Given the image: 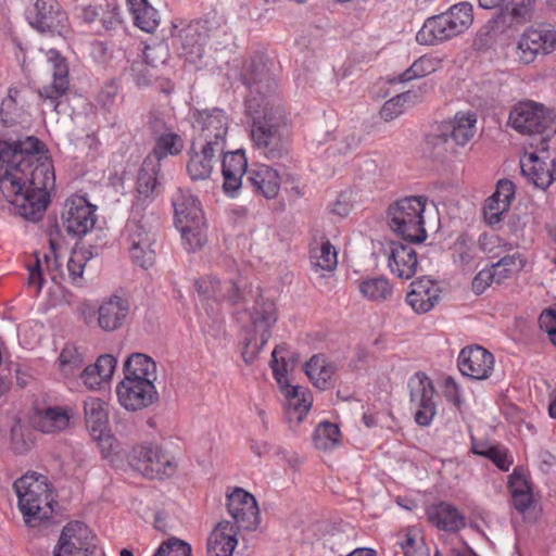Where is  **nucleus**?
Segmentation results:
<instances>
[{
	"mask_svg": "<svg viewBox=\"0 0 556 556\" xmlns=\"http://www.w3.org/2000/svg\"><path fill=\"white\" fill-rule=\"evenodd\" d=\"M477 118L473 113H457L453 121L444 123L433 139L465 146L476 132Z\"/></svg>",
	"mask_w": 556,
	"mask_h": 556,
	"instance_id": "nucleus-27",
	"label": "nucleus"
},
{
	"mask_svg": "<svg viewBox=\"0 0 556 556\" xmlns=\"http://www.w3.org/2000/svg\"><path fill=\"white\" fill-rule=\"evenodd\" d=\"M276 321L275 303L260 295L250 312V325L244 329L242 358L247 364H252L255 361L260 351L269 340L271 327Z\"/></svg>",
	"mask_w": 556,
	"mask_h": 556,
	"instance_id": "nucleus-7",
	"label": "nucleus"
},
{
	"mask_svg": "<svg viewBox=\"0 0 556 556\" xmlns=\"http://www.w3.org/2000/svg\"><path fill=\"white\" fill-rule=\"evenodd\" d=\"M172 203L177 227L204 220L200 202L189 190L179 188L173 195Z\"/></svg>",
	"mask_w": 556,
	"mask_h": 556,
	"instance_id": "nucleus-31",
	"label": "nucleus"
},
{
	"mask_svg": "<svg viewBox=\"0 0 556 556\" xmlns=\"http://www.w3.org/2000/svg\"><path fill=\"white\" fill-rule=\"evenodd\" d=\"M535 0H510L494 18L497 29H516L532 17Z\"/></svg>",
	"mask_w": 556,
	"mask_h": 556,
	"instance_id": "nucleus-32",
	"label": "nucleus"
},
{
	"mask_svg": "<svg viewBox=\"0 0 556 556\" xmlns=\"http://www.w3.org/2000/svg\"><path fill=\"white\" fill-rule=\"evenodd\" d=\"M427 517L432 525L444 531H458L466 525L458 509L445 502L428 507Z\"/></svg>",
	"mask_w": 556,
	"mask_h": 556,
	"instance_id": "nucleus-35",
	"label": "nucleus"
},
{
	"mask_svg": "<svg viewBox=\"0 0 556 556\" xmlns=\"http://www.w3.org/2000/svg\"><path fill=\"white\" fill-rule=\"evenodd\" d=\"M168 48L165 43L160 42L152 46H146L142 51V59L152 67L166 63L168 59Z\"/></svg>",
	"mask_w": 556,
	"mask_h": 556,
	"instance_id": "nucleus-52",
	"label": "nucleus"
},
{
	"mask_svg": "<svg viewBox=\"0 0 556 556\" xmlns=\"http://www.w3.org/2000/svg\"><path fill=\"white\" fill-rule=\"evenodd\" d=\"M86 261L87 257L83 251H73L67 262V270L74 282H77L83 278Z\"/></svg>",
	"mask_w": 556,
	"mask_h": 556,
	"instance_id": "nucleus-57",
	"label": "nucleus"
},
{
	"mask_svg": "<svg viewBox=\"0 0 556 556\" xmlns=\"http://www.w3.org/2000/svg\"><path fill=\"white\" fill-rule=\"evenodd\" d=\"M473 21L472 5L460 2L446 12L428 17L416 34L419 45L434 46L463 34Z\"/></svg>",
	"mask_w": 556,
	"mask_h": 556,
	"instance_id": "nucleus-4",
	"label": "nucleus"
},
{
	"mask_svg": "<svg viewBox=\"0 0 556 556\" xmlns=\"http://www.w3.org/2000/svg\"><path fill=\"white\" fill-rule=\"evenodd\" d=\"M173 43L179 55L189 63L197 64L204 54V47L208 38V28L205 22H191L182 28L174 27Z\"/></svg>",
	"mask_w": 556,
	"mask_h": 556,
	"instance_id": "nucleus-18",
	"label": "nucleus"
},
{
	"mask_svg": "<svg viewBox=\"0 0 556 556\" xmlns=\"http://www.w3.org/2000/svg\"><path fill=\"white\" fill-rule=\"evenodd\" d=\"M125 377L131 379H156V364L143 353H132L124 363Z\"/></svg>",
	"mask_w": 556,
	"mask_h": 556,
	"instance_id": "nucleus-40",
	"label": "nucleus"
},
{
	"mask_svg": "<svg viewBox=\"0 0 556 556\" xmlns=\"http://www.w3.org/2000/svg\"><path fill=\"white\" fill-rule=\"evenodd\" d=\"M460 372L476 380L488 379L494 367V356L480 345L464 348L457 359Z\"/></svg>",
	"mask_w": 556,
	"mask_h": 556,
	"instance_id": "nucleus-24",
	"label": "nucleus"
},
{
	"mask_svg": "<svg viewBox=\"0 0 556 556\" xmlns=\"http://www.w3.org/2000/svg\"><path fill=\"white\" fill-rule=\"evenodd\" d=\"M149 128L154 139V147L146 159L161 164L167 156H176L181 153L185 147L184 139L161 116L151 114Z\"/></svg>",
	"mask_w": 556,
	"mask_h": 556,
	"instance_id": "nucleus-20",
	"label": "nucleus"
},
{
	"mask_svg": "<svg viewBox=\"0 0 556 556\" xmlns=\"http://www.w3.org/2000/svg\"><path fill=\"white\" fill-rule=\"evenodd\" d=\"M340 429L330 421H321L315 429L313 441L318 450L328 451L339 443Z\"/></svg>",
	"mask_w": 556,
	"mask_h": 556,
	"instance_id": "nucleus-44",
	"label": "nucleus"
},
{
	"mask_svg": "<svg viewBox=\"0 0 556 556\" xmlns=\"http://www.w3.org/2000/svg\"><path fill=\"white\" fill-rule=\"evenodd\" d=\"M153 556H191V546L173 536L164 541Z\"/></svg>",
	"mask_w": 556,
	"mask_h": 556,
	"instance_id": "nucleus-50",
	"label": "nucleus"
},
{
	"mask_svg": "<svg viewBox=\"0 0 556 556\" xmlns=\"http://www.w3.org/2000/svg\"><path fill=\"white\" fill-rule=\"evenodd\" d=\"M410 287L406 302L416 313H427L439 303L440 289L432 280L424 277L413 281Z\"/></svg>",
	"mask_w": 556,
	"mask_h": 556,
	"instance_id": "nucleus-30",
	"label": "nucleus"
},
{
	"mask_svg": "<svg viewBox=\"0 0 556 556\" xmlns=\"http://www.w3.org/2000/svg\"><path fill=\"white\" fill-rule=\"evenodd\" d=\"M152 67L141 58L134 60L130 65L131 76L139 86L148 85L154 78Z\"/></svg>",
	"mask_w": 556,
	"mask_h": 556,
	"instance_id": "nucleus-54",
	"label": "nucleus"
},
{
	"mask_svg": "<svg viewBox=\"0 0 556 556\" xmlns=\"http://www.w3.org/2000/svg\"><path fill=\"white\" fill-rule=\"evenodd\" d=\"M51 65L52 83L38 90L42 102L52 111L59 112L61 100L66 97L70 89L68 65L66 60L54 49L47 53Z\"/></svg>",
	"mask_w": 556,
	"mask_h": 556,
	"instance_id": "nucleus-19",
	"label": "nucleus"
},
{
	"mask_svg": "<svg viewBox=\"0 0 556 556\" xmlns=\"http://www.w3.org/2000/svg\"><path fill=\"white\" fill-rule=\"evenodd\" d=\"M482 454L483 457L490 459L502 471H508L513 464V458L509 457L508 451L501 445H494L493 448H489L482 452Z\"/></svg>",
	"mask_w": 556,
	"mask_h": 556,
	"instance_id": "nucleus-53",
	"label": "nucleus"
},
{
	"mask_svg": "<svg viewBox=\"0 0 556 556\" xmlns=\"http://www.w3.org/2000/svg\"><path fill=\"white\" fill-rule=\"evenodd\" d=\"M309 260L316 270L332 271L338 265L337 251L329 241L312 249Z\"/></svg>",
	"mask_w": 556,
	"mask_h": 556,
	"instance_id": "nucleus-42",
	"label": "nucleus"
},
{
	"mask_svg": "<svg viewBox=\"0 0 556 556\" xmlns=\"http://www.w3.org/2000/svg\"><path fill=\"white\" fill-rule=\"evenodd\" d=\"M444 396L456 407H459L463 403L462 393L458 384L452 377H447L444 381Z\"/></svg>",
	"mask_w": 556,
	"mask_h": 556,
	"instance_id": "nucleus-64",
	"label": "nucleus"
},
{
	"mask_svg": "<svg viewBox=\"0 0 556 556\" xmlns=\"http://www.w3.org/2000/svg\"><path fill=\"white\" fill-rule=\"evenodd\" d=\"M247 181L255 193L266 199L276 198L280 189L279 174L268 165H260L249 170Z\"/></svg>",
	"mask_w": 556,
	"mask_h": 556,
	"instance_id": "nucleus-33",
	"label": "nucleus"
},
{
	"mask_svg": "<svg viewBox=\"0 0 556 556\" xmlns=\"http://www.w3.org/2000/svg\"><path fill=\"white\" fill-rule=\"evenodd\" d=\"M494 282V274H491L490 268L480 270L472 279L471 288L476 294H482L488 287Z\"/></svg>",
	"mask_w": 556,
	"mask_h": 556,
	"instance_id": "nucleus-63",
	"label": "nucleus"
},
{
	"mask_svg": "<svg viewBox=\"0 0 556 556\" xmlns=\"http://www.w3.org/2000/svg\"><path fill=\"white\" fill-rule=\"evenodd\" d=\"M224 150H215L210 143L192 142L189 151L187 170L192 180H205L210 178L216 155H222Z\"/></svg>",
	"mask_w": 556,
	"mask_h": 556,
	"instance_id": "nucleus-26",
	"label": "nucleus"
},
{
	"mask_svg": "<svg viewBox=\"0 0 556 556\" xmlns=\"http://www.w3.org/2000/svg\"><path fill=\"white\" fill-rule=\"evenodd\" d=\"M18 93L16 88H10L8 96L2 100L0 116L1 122L7 126L14 125L21 116V108L17 104Z\"/></svg>",
	"mask_w": 556,
	"mask_h": 556,
	"instance_id": "nucleus-46",
	"label": "nucleus"
},
{
	"mask_svg": "<svg viewBox=\"0 0 556 556\" xmlns=\"http://www.w3.org/2000/svg\"><path fill=\"white\" fill-rule=\"evenodd\" d=\"M510 126L522 135H529L531 142L556 131V115L542 103L531 100L520 101L509 113Z\"/></svg>",
	"mask_w": 556,
	"mask_h": 556,
	"instance_id": "nucleus-8",
	"label": "nucleus"
},
{
	"mask_svg": "<svg viewBox=\"0 0 556 556\" xmlns=\"http://www.w3.org/2000/svg\"><path fill=\"white\" fill-rule=\"evenodd\" d=\"M129 465L143 477L164 479L170 477L176 469L174 457L153 444L135 446L129 456Z\"/></svg>",
	"mask_w": 556,
	"mask_h": 556,
	"instance_id": "nucleus-12",
	"label": "nucleus"
},
{
	"mask_svg": "<svg viewBox=\"0 0 556 556\" xmlns=\"http://www.w3.org/2000/svg\"><path fill=\"white\" fill-rule=\"evenodd\" d=\"M427 199L406 197L389 208V226L393 232L408 243H420L427 238L424 212Z\"/></svg>",
	"mask_w": 556,
	"mask_h": 556,
	"instance_id": "nucleus-6",
	"label": "nucleus"
},
{
	"mask_svg": "<svg viewBox=\"0 0 556 556\" xmlns=\"http://www.w3.org/2000/svg\"><path fill=\"white\" fill-rule=\"evenodd\" d=\"M157 219L151 214L147 216L141 211L137 216L131 207V217L126 225L129 252L132 261L143 268L152 266L155 258V225Z\"/></svg>",
	"mask_w": 556,
	"mask_h": 556,
	"instance_id": "nucleus-11",
	"label": "nucleus"
},
{
	"mask_svg": "<svg viewBox=\"0 0 556 556\" xmlns=\"http://www.w3.org/2000/svg\"><path fill=\"white\" fill-rule=\"evenodd\" d=\"M53 556H104L91 530L81 521L68 522L62 530Z\"/></svg>",
	"mask_w": 556,
	"mask_h": 556,
	"instance_id": "nucleus-13",
	"label": "nucleus"
},
{
	"mask_svg": "<svg viewBox=\"0 0 556 556\" xmlns=\"http://www.w3.org/2000/svg\"><path fill=\"white\" fill-rule=\"evenodd\" d=\"M227 509L233 525L220 521L207 539V556H232L237 545V530H255L260 523V510L255 497L243 490L235 488L227 494Z\"/></svg>",
	"mask_w": 556,
	"mask_h": 556,
	"instance_id": "nucleus-2",
	"label": "nucleus"
},
{
	"mask_svg": "<svg viewBox=\"0 0 556 556\" xmlns=\"http://www.w3.org/2000/svg\"><path fill=\"white\" fill-rule=\"evenodd\" d=\"M161 164L144 159L137 178V193L132 203L135 216L153 202L162 192Z\"/></svg>",
	"mask_w": 556,
	"mask_h": 556,
	"instance_id": "nucleus-22",
	"label": "nucleus"
},
{
	"mask_svg": "<svg viewBox=\"0 0 556 556\" xmlns=\"http://www.w3.org/2000/svg\"><path fill=\"white\" fill-rule=\"evenodd\" d=\"M193 128L198 131L199 143H210L215 150H225L228 132V117L220 109L194 111Z\"/></svg>",
	"mask_w": 556,
	"mask_h": 556,
	"instance_id": "nucleus-14",
	"label": "nucleus"
},
{
	"mask_svg": "<svg viewBox=\"0 0 556 556\" xmlns=\"http://www.w3.org/2000/svg\"><path fill=\"white\" fill-rule=\"evenodd\" d=\"M304 370L316 388L326 390L330 387L337 367L324 354H316L305 363Z\"/></svg>",
	"mask_w": 556,
	"mask_h": 556,
	"instance_id": "nucleus-37",
	"label": "nucleus"
},
{
	"mask_svg": "<svg viewBox=\"0 0 556 556\" xmlns=\"http://www.w3.org/2000/svg\"><path fill=\"white\" fill-rule=\"evenodd\" d=\"M223 285L215 277H202L195 280L194 286L202 300L220 301Z\"/></svg>",
	"mask_w": 556,
	"mask_h": 556,
	"instance_id": "nucleus-48",
	"label": "nucleus"
},
{
	"mask_svg": "<svg viewBox=\"0 0 556 556\" xmlns=\"http://www.w3.org/2000/svg\"><path fill=\"white\" fill-rule=\"evenodd\" d=\"M85 422L93 439L101 440L109 426L108 405L99 397H87L84 402Z\"/></svg>",
	"mask_w": 556,
	"mask_h": 556,
	"instance_id": "nucleus-34",
	"label": "nucleus"
},
{
	"mask_svg": "<svg viewBox=\"0 0 556 556\" xmlns=\"http://www.w3.org/2000/svg\"><path fill=\"white\" fill-rule=\"evenodd\" d=\"M418 261L415 249L409 243L391 241L389 244V267L399 278L408 280L417 269Z\"/></svg>",
	"mask_w": 556,
	"mask_h": 556,
	"instance_id": "nucleus-28",
	"label": "nucleus"
},
{
	"mask_svg": "<svg viewBox=\"0 0 556 556\" xmlns=\"http://www.w3.org/2000/svg\"><path fill=\"white\" fill-rule=\"evenodd\" d=\"M152 379H124L116 387L118 401L127 410L136 412L153 404L157 397V391Z\"/></svg>",
	"mask_w": 556,
	"mask_h": 556,
	"instance_id": "nucleus-21",
	"label": "nucleus"
},
{
	"mask_svg": "<svg viewBox=\"0 0 556 556\" xmlns=\"http://www.w3.org/2000/svg\"><path fill=\"white\" fill-rule=\"evenodd\" d=\"M84 364L83 355L78 352L74 344H66L60 356L59 366L65 376H72Z\"/></svg>",
	"mask_w": 556,
	"mask_h": 556,
	"instance_id": "nucleus-47",
	"label": "nucleus"
},
{
	"mask_svg": "<svg viewBox=\"0 0 556 556\" xmlns=\"http://www.w3.org/2000/svg\"><path fill=\"white\" fill-rule=\"evenodd\" d=\"M556 43L553 29L529 28L520 37L516 55L523 64L532 63L539 53H549Z\"/></svg>",
	"mask_w": 556,
	"mask_h": 556,
	"instance_id": "nucleus-23",
	"label": "nucleus"
},
{
	"mask_svg": "<svg viewBox=\"0 0 556 556\" xmlns=\"http://www.w3.org/2000/svg\"><path fill=\"white\" fill-rule=\"evenodd\" d=\"M286 396L290 400V405L299 412V418L306 414L312 406V396L303 388L295 386L286 391Z\"/></svg>",
	"mask_w": 556,
	"mask_h": 556,
	"instance_id": "nucleus-49",
	"label": "nucleus"
},
{
	"mask_svg": "<svg viewBox=\"0 0 556 556\" xmlns=\"http://www.w3.org/2000/svg\"><path fill=\"white\" fill-rule=\"evenodd\" d=\"M97 206L84 197H72L64 203L62 224L68 236L81 238L91 231L97 222Z\"/></svg>",
	"mask_w": 556,
	"mask_h": 556,
	"instance_id": "nucleus-17",
	"label": "nucleus"
},
{
	"mask_svg": "<svg viewBox=\"0 0 556 556\" xmlns=\"http://www.w3.org/2000/svg\"><path fill=\"white\" fill-rule=\"evenodd\" d=\"M130 314V302L128 296L111 294L99 305L98 326L103 331H114L124 326Z\"/></svg>",
	"mask_w": 556,
	"mask_h": 556,
	"instance_id": "nucleus-25",
	"label": "nucleus"
},
{
	"mask_svg": "<svg viewBox=\"0 0 556 556\" xmlns=\"http://www.w3.org/2000/svg\"><path fill=\"white\" fill-rule=\"evenodd\" d=\"M116 363L117 362L114 356L105 354L99 356L97 362L91 366L96 367L98 376L102 377L106 381L113 376Z\"/></svg>",
	"mask_w": 556,
	"mask_h": 556,
	"instance_id": "nucleus-61",
	"label": "nucleus"
},
{
	"mask_svg": "<svg viewBox=\"0 0 556 556\" xmlns=\"http://www.w3.org/2000/svg\"><path fill=\"white\" fill-rule=\"evenodd\" d=\"M252 118L251 139L254 148L267 160H281L289 154L290 130L283 118L266 102L260 112H248Z\"/></svg>",
	"mask_w": 556,
	"mask_h": 556,
	"instance_id": "nucleus-3",
	"label": "nucleus"
},
{
	"mask_svg": "<svg viewBox=\"0 0 556 556\" xmlns=\"http://www.w3.org/2000/svg\"><path fill=\"white\" fill-rule=\"evenodd\" d=\"M224 155L222 162V173L224 176V192L230 197L242 186V177L248 175V161L242 150H237L229 153H222Z\"/></svg>",
	"mask_w": 556,
	"mask_h": 556,
	"instance_id": "nucleus-29",
	"label": "nucleus"
},
{
	"mask_svg": "<svg viewBox=\"0 0 556 556\" xmlns=\"http://www.w3.org/2000/svg\"><path fill=\"white\" fill-rule=\"evenodd\" d=\"M539 325L542 330L547 332L552 343L556 345V309H544L539 317Z\"/></svg>",
	"mask_w": 556,
	"mask_h": 556,
	"instance_id": "nucleus-58",
	"label": "nucleus"
},
{
	"mask_svg": "<svg viewBox=\"0 0 556 556\" xmlns=\"http://www.w3.org/2000/svg\"><path fill=\"white\" fill-rule=\"evenodd\" d=\"M24 521L29 527L50 518L53 509L47 485L28 476L21 477L13 484Z\"/></svg>",
	"mask_w": 556,
	"mask_h": 556,
	"instance_id": "nucleus-9",
	"label": "nucleus"
},
{
	"mask_svg": "<svg viewBox=\"0 0 556 556\" xmlns=\"http://www.w3.org/2000/svg\"><path fill=\"white\" fill-rule=\"evenodd\" d=\"M241 78L249 89L245 100L248 112H260L266 102L274 103L273 94L277 84L262 56H255L244 65Z\"/></svg>",
	"mask_w": 556,
	"mask_h": 556,
	"instance_id": "nucleus-10",
	"label": "nucleus"
},
{
	"mask_svg": "<svg viewBox=\"0 0 556 556\" xmlns=\"http://www.w3.org/2000/svg\"><path fill=\"white\" fill-rule=\"evenodd\" d=\"M54 186L53 164L42 141L35 136L0 140V189L20 216L38 222Z\"/></svg>",
	"mask_w": 556,
	"mask_h": 556,
	"instance_id": "nucleus-1",
	"label": "nucleus"
},
{
	"mask_svg": "<svg viewBox=\"0 0 556 556\" xmlns=\"http://www.w3.org/2000/svg\"><path fill=\"white\" fill-rule=\"evenodd\" d=\"M29 24L40 33L65 36L68 17L56 0H36L27 12Z\"/></svg>",
	"mask_w": 556,
	"mask_h": 556,
	"instance_id": "nucleus-16",
	"label": "nucleus"
},
{
	"mask_svg": "<svg viewBox=\"0 0 556 556\" xmlns=\"http://www.w3.org/2000/svg\"><path fill=\"white\" fill-rule=\"evenodd\" d=\"M407 387L410 408L415 412V421L421 427L429 426L437 414L433 401L434 387L431 379L418 371L409 378Z\"/></svg>",
	"mask_w": 556,
	"mask_h": 556,
	"instance_id": "nucleus-15",
	"label": "nucleus"
},
{
	"mask_svg": "<svg viewBox=\"0 0 556 556\" xmlns=\"http://www.w3.org/2000/svg\"><path fill=\"white\" fill-rule=\"evenodd\" d=\"M135 25L146 33H153L160 23L159 12L147 0H127Z\"/></svg>",
	"mask_w": 556,
	"mask_h": 556,
	"instance_id": "nucleus-39",
	"label": "nucleus"
},
{
	"mask_svg": "<svg viewBox=\"0 0 556 556\" xmlns=\"http://www.w3.org/2000/svg\"><path fill=\"white\" fill-rule=\"evenodd\" d=\"M33 446V441L26 437L20 425L11 428V448L15 454H25Z\"/></svg>",
	"mask_w": 556,
	"mask_h": 556,
	"instance_id": "nucleus-56",
	"label": "nucleus"
},
{
	"mask_svg": "<svg viewBox=\"0 0 556 556\" xmlns=\"http://www.w3.org/2000/svg\"><path fill=\"white\" fill-rule=\"evenodd\" d=\"M71 416L63 407H49L40 412L36 417L35 427L45 433L61 431L67 428Z\"/></svg>",
	"mask_w": 556,
	"mask_h": 556,
	"instance_id": "nucleus-38",
	"label": "nucleus"
},
{
	"mask_svg": "<svg viewBox=\"0 0 556 556\" xmlns=\"http://www.w3.org/2000/svg\"><path fill=\"white\" fill-rule=\"evenodd\" d=\"M516 187L509 179H500L496 185V190L493 193L498 200L510 207L511 202L515 200Z\"/></svg>",
	"mask_w": 556,
	"mask_h": 556,
	"instance_id": "nucleus-59",
	"label": "nucleus"
},
{
	"mask_svg": "<svg viewBox=\"0 0 556 556\" xmlns=\"http://www.w3.org/2000/svg\"><path fill=\"white\" fill-rule=\"evenodd\" d=\"M482 248L490 254L491 258H498V267L509 268L511 274L521 270L525 266V260L521 254L518 252H514L513 254L506 253L511 250V247L501 244V239L497 236L486 238V241L482 243Z\"/></svg>",
	"mask_w": 556,
	"mask_h": 556,
	"instance_id": "nucleus-36",
	"label": "nucleus"
},
{
	"mask_svg": "<svg viewBox=\"0 0 556 556\" xmlns=\"http://www.w3.org/2000/svg\"><path fill=\"white\" fill-rule=\"evenodd\" d=\"M508 489L510 494L531 492L530 484L520 469H514L508 477Z\"/></svg>",
	"mask_w": 556,
	"mask_h": 556,
	"instance_id": "nucleus-62",
	"label": "nucleus"
},
{
	"mask_svg": "<svg viewBox=\"0 0 556 556\" xmlns=\"http://www.w3.org/2000/svg\"><path fill=\"white\" fill-rule=\"evenodd\" d=\"M358 290L369 301H388L393 294V288L384 277L364 279L359 282Z\"/></svg>",
	"mask_w": 556,
	"mask_h": 556,
	"instance_id": "nucleus-41",
	"label": "nucleus"
},
{
	"mask_svg": "<svg viewBox=\"0 0 556 556\" xmlns=\"http://www.w3.org/2000/svg\"><path fill=\"white\" fill-rule=\"evenodd\" d=\"M407 96L408 94H397L388 100L380 111L381 118L386 122H390L400 116L404 112L405 97Z\"/></svg>",
	"mask_w": 556,
	"mask_h": 556,
	"instance_id": "nucleus-55",
	"label": "nucleus"
},
{
	"mask_svg": "<svg viewBox=\"0 0 556 556\" xmlns=\"http://www.w3.org/2000/svg\"><path fill=\"white\" fill-rule=\"evenodd\" d=\"M508 210L507 204L492 194L486 199L483 206L484 219L489 225L498 224L502 220L503 214Z\"/></svg>",
	"mask_w": 556,
	"mask_h": 556,
	"instance_id": "nucleus-51",
	"label": "nucleus"
},
{
	"mask_svg": "<svg viewBox=\"0 0 556 556\" xmlns=\"http://www.w3.org/2000/svg\"><path fill=\"white\" fill-rule=\"evenodd\" d=\"M181 233L185 249L188 252L200 250L206 242L205 223L202 220L198 224H186L177 227Z\"/></svg>",
	"mask_w": 556,
	"mask_h": 556,
	"instance_id": "nucleus-43",
	"label": "nucleus"
},
{
	"mask_svg": "<svg viewBox=\"0 0 556 556\" xmlns=\"http://www.w3.org/2000/svg\"><path fill=\"white\" fill-rule=\"evenodd\" d=\"M281 350L280 346H276L275 350L271 353V361H270V367L273 369V374L275 379L277 380L278 384L285 389V392L289 390L292 386L288 383L287 378V370L285 368V362L282 361V366H279V362L277 358V354Z\"/></svg>",
	"mask_w": 556,
	"mask_h": 556,
	"instance_id": "nucleus-60",
	"label": "nucleus"
},
{
	"mask_svg": "<svg viewBox=\"0 0 556 556\" xmlns=\"http://www.w3.org/2000/svg\"><path fill=\"white\" fill-rule=\"evenodd\" d=\"M435 71L434 60L428 56H421L416 60L406 71L393 78L391 83H407L413 79L424 77Z\"/></svg>",
	"mask_w": 556,
	"mask_h": 556,
	"instance_id": "nucleus-45",
	"label": "nucleus"
},
{
	"mask_svg": "<svg viewBox=\"0 0 556 556\" xmlns=\"http://www.w3.org/2000/svg\"><path fill=\"white\" fill-rule=\"evenodd\" d=\"M534 149L520 159L521 174L536 188L547 189L556 180V131L530 142Z\"/></svg>",
	"mask_w": 556,
	"mask_h": 556,
	"instance_id": "nucleus-5",
	"label": "nucleus"
}]
</instances>
